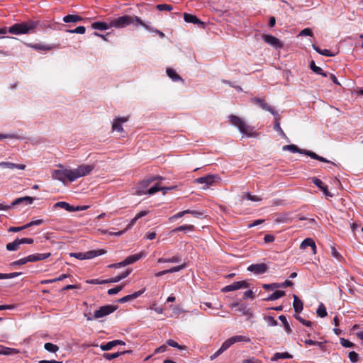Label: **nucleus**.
I'll use <instances>...</instances> for the list:
<instances>
[{
  "label": "nucleus",
  "mask_w": 363,
  "mask_h": 363,
  "mask_svg": "<svg viewBox=\"0 0 363 363\" xmlns=\"http://www.w3.org/2000/svg\"><path fill=\"white\" fill-rule=\"evenodd\" d=\"M130 25H133L135 27L140 26L144 27L145 29H150L149 26L145 23H144L139 17L134 15H123L118 18H115L111 20L109 23L101 21L94 22L91 24V27L92 29L104 30L110 28H123Z\"/></svg>",
  "instance_id": "nucleus-1"
},
{
  "label": "nucleus",
  "mask_w": 363,
  "mask_h": 363,
  "mask_svg": "<svg viewBox=\"0 0 363 363\" xmlns=\"http://www.w3.org/2000/svg\"><path fill=\"white\" fill-rule=\"evenodd\" d=\"M38 21H28L20 23H15L9 27L8 31L11 34L21 35L27 34L33 31L38 26Z\"/></svg>",
  "instance_id": "nucleus-2"
},
{
  "label": "nucleus",
  "mask_w": 363,
  "mask_h": 363,
  "mask_svg": "<svg viewBox=\"0 0 363 363\" xmlns=\"http://www.w3.org/2000/svg\"><path fill=\"white\" fill-rule=\"evenodd\" d=\"M228 118L230 123L237 127L242 134L247 137H253L256 135V133L253 130V127L247 125L242 118L233 114L230 115Z\"/></svg>",
  "instance_id": "nucleus-3"
},
{
  "label": "nucleus",
  "mask_w": 363,
  "mask_h": 363,
  "mask_svg": "<svg viewBox=\"0 0 363 363\" xmlns=\"http://www.w3.org/2000/svg\"><path fill=\"white\" fill-rule=\"evenodd\" d=\"M94 168V164H82L75 169H71L72 181L74 182L78 178L90 174Z\"/></svg>",
  "instance_id": "nucleus-4"
},
{
  "label": "nucleus",
  "mask_w": 363,
  "mask_h": 363,
  "mask_svg": "<svg viewBox=\"0 0 363 363\" xmlns=\"http://www.w3.org/2000/svg\"><path fill=\"white\" fill-rule=\"evenodd\" d=\"M52 177L54 179L59 180L63 183H65L67 180L73 182L72 179L71 169H55L52 174Z\"/></svg>",
  "instance_id": "nucleus-5"
},
{
  "label": "nucleus",
  "mask_w": 363,
  "mask_h": 363,
  "mask_svg": "<svg viewBox=\"0 0 363 363\" xmlns=\"http://www.w3.org/2000/svg\"><path fill=\"white\" fill-rule=\"evenodd\" d=\"M117 308L118 306L115 305L103 306L100 307L98 310L94 311V319L103 318L113 313L115 311L117 310Z\"/></svg>",
  "instance_id": "nucleus-6"
},
{
  "label": "nucleus",
  "mask_w": 363,
  "mask_h": 363,
  "mask_svg": "<svg viewBox=\"0 0 363 363\" xmlns=\"http://www.w3.org/2000/svg\"><path fill=\"white\" fill-rule=\"evenodd\" d=\"M251 102L257 105L262 109L271 113L273 116H277V111L267 103L264 98L254 97L251 99Z\"/></svg>",
  "instance_id": "nucleus-7"
},
{
  "label": "nucleus",
  "mask_w": 363,
  "mask_h": 363,
  "mask_svg": "<svg viewBox=\"0 0 363 363\" xmlns=\"http://www.w3.org/2000/svg\"><path fill=\"white\" fill-rule=\"evenodd\" d=\"M216 179H218L217 176L213 174H208L204 177L196 178L194 180V182L197 184H205V186L203 187V189H206L216 182Z\"/></svg>",
  "instance_id": "nucleus-8"
},
{
  "label": "nucleus",
  "mask_w": 363,
  "mask_h": 363,
  "mask_svg": "<svg viewBox=\"0 0 363 363\" xmlns=\"http://www.w3.org/2000/svg\"><path fill=\"white\" fill-rule=\"evenodd\" d=\"M268 269L269 268L265 263H257L249 265L247 270L255 275H260L266 273Z\"/></svg>",
  "instance_id": "nucleus-9"
},
{
  "label": "nucleus",
  "mask_w": 363,
  "mask_h": 363,
  "mask_svg": "<svg viewBox=\"0 0 363 363\" xmlns=\"http://www.w3.org/2000/svg\"><path fill=\"white\" fill-rule=\"evenodd\" d=\"M250 286L249 283L246 281H240L233 282L232 284L225 286L222 289L223 292H229L235 290H238L240 289H246Z\"/></svg>",
  "instance_id": "nucleus-10"
},
{
  "label": "nucleus",
  "mask_w": 363,
  "mask_h": 363,
  "mask_svg": "<svg viewBox=\"0 0 363 363\" xmlns=\"http://www.w3.org/2000/svg\"><path fill=\"white\" fill-rule=\"evenodd\" d=\"M157 179V177H151L147 178V179L143 180L142 182H140L138 184V187L137 189V194L138 195L146 194V192H147L145 191L146 188Z\"/></svg>",
  "instance_id": "nucleus-11"
},
{
  "label": "nucleus",
  "mask_w": 363,
  "mask_h": 363,
  "mask_svg": "<svg viewBox=\"0 0 363 363\" xmlns=\"http://www.w3.org/2000/svg\"><path fill=\"white\" fill-rule=\"evenodd\" d=\"M250 341H251L250 338L247 336L235 335V336H233V337L228 338L224 342L228 347H230L232 345H233L235 342H250Z\"/></svg>",
  "instance_id": "nucleus-12"
},
{
  "label": "nucleus",
  "mask_w": 363,
  "mask_h": 363,
  "mask_svg": "<svg viewBox=\"0 0 363 363\" xmlns=\"http://www.w3.org/2000/svg\"><path fill=\"white\" fill-rule=\"evenodd\" d=\"M262 38L266 43H267L274 48H281L283 46V45L280 42V40L273 35H264Z\"/></svg>",
  "instance_id": "nucleus-13"
},
{
  "label": "nucleus",
  "mask_w": 363,
  "mask_h": 363,
  "mask_svg": "<svg viewBox=\"0 0 363 363\" xmlns=\"http://www.w3.org/2000/svg\"><path fill=\"white\" fill-rule=\"evenodd\" d=\"M312 182L317 187L323 191V194L326 196H328V197H332L333 196V194L328 191V186L325 185L320 179H318L316 177H313V178H312Z\"/></svg>",
  "instance_id": "nucleus-14"
},
{
  "label": "nucleus",
  "mask_w": 363,
  "mask_h": 363,
  "mask_svg": "<svg viewBox=\"0 0 363 363\" xmlns=\"http://www.w3.org/2000/svg\"><path fill=\"white\" fill-rule=\"evenodd\" d=\"M145 289H141V290H140L138 291H136V292H135V293H133L132 294H129V295L125 296L123 298L118 299V303H123L132 301L133 299L137 298L140 295H142L145 292Z\"/></svg>",
  "instance_id": "nucleus-15"
},
{
  "label": "nucleus",
  "mask_w": 363,
  "mask_h": 363,
  "mask_svg": "<svg viewBox=\"0 0 363 363\" xmlns=\"http://www.w3.org/2000/svg\"><path fill=\"white\" fill-rule=\"evenodd\" d=\"M125 342L122 340H116L113 341L108 342L106 344H102L100 345V348L103 351H107L111 350L113 347L116 345H124Z\"/></svg>",
  "instance_id": "nucleus-16"
},
{
  "label": "nucleus",
  "mask_w": 363,
  "mask_h": 363,
  "mask_svg": "<svg viewBox=\"0 0 363 363\" xmlns=\"http://www.w3.org/2000/svg\"><path fill=\"white\" fill-rule=\"evenodd\" d=\"M127 117H118L116 118L113 121L112 128L113 130H116L118 132L123 131V127L121 126V123H125L128 121Z\"/></svg>",
  "instance_id": "nucleus-17"
},
{
  "label": "nucleus",
  "mask_w": 363,
  "mask_h": 363,
  "mask_svg": "<svg viewBox=\"0 0 363 363\" xmlns=\"http://www.w3.org/2000/svg\"><path fill=\"white\" fill-rule=\"evenodd\" d=\"M184 19L186 23H191L203 27L204 23L194 15L184 13Z\"/></svg>",
  "instance_id": "nucleus-18"
},
{
  "label": "nucleus",
  "mask_w": 363,
  "mask_h": 363,
  "mask_svg": "<svg viewBox=\"0 0 363 363\" xmlns=\"http://www.w3.org/2000/svg\"><path fill=\"white\" fill-rule=\"evenodd\" d=\"M0 167L2 168H9V169H18L23 170L26 169V165L23 164H15L10 162H0Z\"/></svg>",
  "instance_id": "nucleus-19"
},
{
  "label": "nucleus",
  "mask_w": 363,
  "mask_h": 363,
  "mask_svg": "<svg viewBox=\"0 0 363 363\" xmlns=\"http://www.w3.org/2000/svg\"><path fill=\"white\" fill-rule=\"evenodd\" d=\"M30 258V262H34L37 261L44 260L51 256L50 252L48 253H37L28 255Z\"/></svg>",
  "instance_id": "nucleus-20"
},
{
  "label": "nucleus",
  "mask_w": 363,
  "mask_h": 363,
  "mask_svg": "<svg viewBox=\"0 0 363 363\" xmlns=\"http://www.w3.org/2000/svg\"><path fill=\"white\" fill-rule=\"evenodd\" d=\"M307 247H311L313 251V253L316 252V245L312 238L305 239L300 245L301 249H306Z\"/></svg>",
  "instance_id": "nucleus-21"
},
{
  "label": "nucleus",
  "mask_w": 363,
  "mask_h": 363,
  "mask_svg": "<svg viewBox=\"0 0 363 363\" xmlns=\"http://www.w3.org/2000/svg\"><path fill=\"white\" fill-rule=\"evenodd\" d=\"M106 252V251L103 249L89 250V251H87L85 252L86 259H92L96 257L105 254Z\"/></svg>",
  "instance_id": "nucleus-22"
},
{
  "label": "nucleus",
  "mask_w": 363,
  "mask_h": 363,
  "mask_svg": "<svg viewBox=\"0 0 363 363\" xmlns=\"http://www.w3.org/2000/svg\"><path fill=\"white\" fill-rule=\"evenodd\" d=\"M144 256H145V254L143 252L128 256L124 260L125 264L128 265V264H133V263L135 262L136 261L139 260L140 259H141L142 257H143Z\"/></svg>",
  "instance_id": "nucleus-23"
},
{
  "label": "nucleus",
  "mask_w": 363,
  "mask_h": 363,
  "mask_svg": "<svg viewBox=\"0 0 363 363\" xmlns=\"http://www.w3.org/2000/svg\"><path fill=\"white\" fill-rule=\"evenodd\" d=\"M182 261V257L178 255L169 258L160 257L157 259L158 263H179Z\"/></svg>",
  "instance_id": "nucleus-24"
},
{
  "label": "nucleus",
  "mask_w": 363,
  "mask_h": 363,
  "mask_svg": "<svg viewBox=\"0 0 363 363\" xmlns=\"http://www.w3.org/2000/svg\"><path fill=\"white\" fill-rule=\"evenodd\" d=\"M131 272V269H126L124 272H123L121 274L116 276L115 277H113L109 279H106L107 281V283H115L118 282L123 279L126 278Z\"/></svg>",
  "instance_id": "nucleus-25"
},
{
  "label": "nucleus",
  "mask_w": 363,
  "mask_h": 363,
  "mask_svg": "<svg viewBox=\"0 0 363 363\" xmlns=\"http://www.w3.org/2000/svg\"><path fill=\"white\" fill-rule=\"evenodd\" d=\"M149 213L148 211H142L136 214V216L130 220V223L127 225L126 230L130 229L136 223V221Z\"/></svg>",
  "instance_id": "nucleus-26"
},
{
  "label": "nucleus",
  "mask_w": 363,
  "mask_h": 363,
  "mask_svg": "<svg viewBox=\"0 0 363 363\" xmlns=\"http://www.w3.org/2000/svg\"><path fill=\"white\" fill-rule=\"evenodd\" d=\"M294 302H293V306L294 308V311L296 313H300L303 311V302L296 295H294Z\"/></svg>",
  "instance_id": "nucleus-27"
},
{
  "label": "nucleus",
  "mask_w": 363,
  "mask_h": 363,
  "mask_svg": "<svg viewBox=\"0 0 363 363\" xmlns=\"http://www.w3.org/2000/svg\"><path fill=\"white\" fill-rule=\"evenodd\" d=\"M285 296V291L277 290L275 291L273 294H270L268 297L264 298L265 301H271L280 298Z\"/></svg>",
  "instance_id": "nucleus-28"
},
{
  "label": "nucleus",
  "mask_w": 363,
  "mask_h": 363,
  "mask_svg": "<svg viewBox=\"0 0 363 363\" xmlns=\"http://www.w3.org/2000/svg\"><path fill=\"white\" fill-rule=\"evenodd\" d=\"M83 20V18L74 14H69L63 18V21L65 23H77L79 21H82Z\"/></svg>",
  "instance_id": "nucleus-29"
},
{
  "label": "nucleus",
  "mask_w": 363,
  "mask_h": 363,
  "mask_svg": "<svg viewBox=\"0 0 363 363\" xmlns=\"http://www.w3.org/2000/svg\"><path fill=\"white\" fill-rule=\"evenodd\" d=\"M21 245L20 239L17 238L13 242L6 244V248L9 251H16L19 249V246Z\"/></svg>",
  "instance_id": "nucleus-30"
},
{
  "label": "nucleus",
  "mask_w": 363,
  "mask_h": 363,
  "mask_svg": "<svg viewBox=\"0 0 363 363\" xmlns=\"http://www.w3.org/2000/svg\"><path fill=\"white\" fill-rule=\"evenodd\" d=\"M17 353H18L17 350L0 345V354L12 355Z\"/></svg>",
  "instance_id": "nucleus-31"
},
{
  "label": "nucleus",
  "mask_w": 363,
  "mask_h": 363,
  "mask_svg": "<svg viewBox=\"0 0 363 363\" xmlns=\"http://www.w3.org/2000/svg\"><path fill=\"white\" fill-rule=\"evenodd\" d=\"M55 207H59L65 209L69 212L75 211L74 206H71L69 203L65 201H60L55 204Z\"/></svg>",
  "instance_id": "nucleus-32"
},
{
  "label": "nucleus",
  "mask_w": 363,
  "mask_h": 363,
  "mask_svg": "<svg viewBox=\"0 0 363 363\" xmlns=\"http://www.w3.org/2000/svg\"><path fill=\"white\" fill-rule=\"evenodd\" d=\"M130 352H131L130 350H127V351H123V352H115V353H112V354L104 353L103 354V357L108 360H111L113 359L118 357L119 356H121L122 354H124L126 353H130Z\"/></svg>",
  "instance_id": "nucleus-33"
},
{
  "label": "nucleus",
  "mask_w": 363,
  "mask_h": 363,
  "mask_svg": "<svg viewBox=\"0 0 363 363\" xmlns=\"http://www.w3.org/2000/svg\"><path fill=\"white\" fill-rule=\"evenodd\" d=\"M33 201H34V199L30 196L21 197V198H18V199H15L12 202L11 206H13L18 205L21 203H22L23 201H26L27 203L31 204L33 202Z\"/></svg>",
  "instance_id": "nucleus-34"
},
{
  "label": "nucleus",
  "mask_w": 363,
  "mask_h": 363,
  "mask_svg": "<svg viewBox=\"0 0 363 363\" xmlns=\"http://www.w3.org/2000/svg\"><path fill=\"white\" fill-rule=\"evenodd\" d=\"M313 48L319 54L325 56L332 57L335 56V54L333 53L330 50L327 49H320L319 47L316 46L315 44L312 45Z\"/></svg>",
  "instance_id": "nucleus-35"
},
{
  "label": "nucleus",
  "mask_w": 363,
  "mask_h": 363,
  "mask_svg": "<svg viewBox=\"0 0 363 363\" xmlns=\"http://www.w3.org/2000/svg\"><path fill=\"white\" fill-rule=\"evenodd\" d=\"M293 356L288 352H277L272 357V361L277 360L279 359H291Z\"/></svg>",
  "instance_id": "nucleus-36"
},
{
  "label": "nucleus",
  "mask_w": 363,
  "mask_h": 363,
  "mask_svg": "<svg viewBox=\"0 0 363 363\" xmlns=\"http://www.w3.org/2000/svg\"><path fill=\"white\" fill-rule=\"evenodd\" d=\"M167 74L174 82L182 80L181 77L172 68L167 69Z\"/></svg>",
  "instance_id": "nucleus-37"
},
{
  "label": "nucleus",
  "mask_w": 363,
  "mask_h": 363,
  "mask_svg": "<svg viewBox=\"0 0 363 363\" xmlns=\"http://www.w3.org/2000/svg\"><path fill=\"white\" fill-rule=\"evenodd\" d=\"M310 68L317 74L327 77V73L324 72L320 67L316 66L313 60L310 63Z\"/></svg>",
  "instance_id": "nucleus-38"
},
{
  "label": "nucleus",
  "mask_w": 363,
  "mask_h": 363,
  "mask_svg": "<svg viewBox=\"0 0 363 363\" xmlns=\"http://www.w3.org/2000/svg\"><path fill=\"white\" fill-rule=\"evenodd\" d=\"M172 188H162L159 186V184H155L153 186H152L151 188H150L146 194H154L155 193H157V191H159L160 190H164V191H166V190H168V189H171ZM164 194H165V191H164Z\"/></svg>",
  "instance_id": "nucleus-39"
},
{
  "label": "nucleus",
  "mask_w": 363,
  "mask_h": 363,
  "mask_svg": "<svg viewBox=\"0 0 363 363\" xmlns=\"http://www.w3.org/2000/svg\"><path fill=\"white\" fill-rule=\"evenodd\" d=\"M195 227L193 225H184L179 227H177L172 230V233H175L178 231H193L194 230Z\"/></svg>",
  "instance_id": "nucleus-40"
},
{
  "label": "nucleus",
  "mask_w": 363,
  "mask_h": 363,
  "mask_svg": "<svg viewBox=\"0 0 363 363\" xmlns=\"http://www.w3.org/2000/svg\"><path fill=\"white\" fill-rule=\"evenodd\" d=\"M284 150H289L294 153H301L303 154V150L299 149L296 145H287L283 147Z\"/></svg>",
  "instance_id": "nucleus-41"
},
{
  "label": "nucleus",
  "mask_w": 363,
  "mask_h": 363,
  "mask_svg": "<svg viewBox=\"0 0 363 363\" xmlns=\"http://www.w3.org/2000/svg\"><path fill=\"white\" fill-rule=\"evenodd\" d=\"M233 307H238L237 309L242 315H249L250 314L249 309L244 305H239L238 303H235L232 304Z\"/></svg>",
  "instance_id": "nucleus-42"
},
{
  "label": "nucleus",
  "mask_w": 363,
  "mask_h": 363,
  "mask_svg": "<svg viewBox=\"0 0 363 363\" xmlns=\"http://www.w3.org/2000/svg\"><path fill=\"white\" fill-rule=\"evenodd\" d=\"M229 347L223 342L221 347L213 355L211 356V359L213 360L217 358L220 354H221L224 351L228 350Z\"/></svg>",
  "instance_id": "nucleus-43"
},
{
  "label": "nucleus",
  "mask_w": 363,
  "mask_h": 363,
  "mask_svg": "<svg viewBox=\"0 0 363 363\" xmlns=\"http://www.w3.org/2000/svg\"><path fill=\"white\" fill-rule=\"evenodd\" d=\"M279 319L281 321V323L284 324V328L288 334H290L292 332V330L290 328V325L286 320V318L284 315H281L279 317Z\"/></svg>",
  "instance_id": "nucleus-44"
},
{
  "label": "nucleus",
  "mask_w": 363,
  "mask_h": 363,
  "mask_svg": "<svg viewBox=\"0 0 363 363\" xmlns=\"http://www.w3.org/2000/svg\"><path fill=\"white\" fill-rule=\"evenodd\" d=\"M29 262H30L29 256H27V257L21 258V259H20L18 260L12 262L10 264V266L11 267H14V266H17V265H23V264H27Z\"/></svg>",
  "instance_id": "nucleus-45"
},
{
  "label": "nucleus",
  "mask_w": 363,
  "mask_h": 363,
  "mask_svg": "<svg viewBox=\"0 0 363 363\" xmlns=\"http://www.w3.org/2000/svg\"><path fill=\"white\" fill-rule=\"evenodd\" d=\"M167 344L169 346L178 348L180 350H185L187 349V347L186 345H180L177 342L171 339L167 341Z\"/></svg>",
  "instance_id": "nucleus-46"
},
{
  "label": "nucleus",
  "mask_w": 363,
  "mask_h": 363,
  "mask_svg": "<svg viewBox=\"0 0 363 363\" xmlns=\"http://www.w3.org/2000/svg\"><path fill=\"white\" fill-rule=\"evenodd\" d=\"M44 348L50 352H56L59 350V347L51 342H47L44 345Z\"/></svg>",
  "instance_id": "nucleus-47"
},
{
  "label": "nucleus",
  "mask_w": 363,
  "mask_h": 363,
  "mask_svg": "<svg viewBox=\"0 0 363 363\" xmlns=\"http://www.w3.org/2000/svg\"><path fill=\"white\" fill-rule=\"evenodd\" d=\"M317 314L318 316L321 317V318H324L327 315V311H326V308L324 306L323 303H320L317 309V311H316Z\"/></svg>",
  "instance_id": "nucleus-48"
},
{
  "label": "nucleus",
  "mask_w": 363,
  "mask_h": 363,
  "mask_svg": "<svg viewBox=\"0 0 363 363\" xmlns=\"http://www.w3.org/2000/svg\"><path fill=\"white\" fill-rule=\"evenodd\" d=\"M21 272H12L9 274L0 273V279L15 278L21 275Z\"/></svg>",
  "instance_id": "nucleus-49"
},
{
  "label": "nucleus",
  "mask_w": 363,
  "mask_h": 363,
  "mask_svg": "<svg viewBox=\"0 0 363 363\" xmlns=\"http://www.w3.org/2000/svg\"><path fill=\"white\" fill-rule=\"evenodd\" d=\"M274 116V129L277 131V132H280L281 131V128L280 126V116L277 113V116Z\"/></svg>",
  "instance_id": "nucleus-50"
},
{
  "label": "nucleus",
  "mask_w": 363,
  "mask_h": 363,
  "mask_svg": "<svg viewBox=\"0 0 363 363\" xmlns=\"http://www.w3.org/2000/svg\"><path fill=\"white\" fill-rule=\"evenodd\" d=\"M86 31V28L84 26H78L75 29L67 30V32L69 33H79L84 34Z\"/></svg>",
  "instance_id": "nucleus-51"
},
{
  "label": "nucleus",
  "mask_w": 363,
  "mask_h": 363,
  "mask_svg": "<svg viewBox=\"0 0 363 363\" xmlns=\"http://www.w3.org/2000/svg\"><path fill=\"white\" fill-rule=\"evenodd\" d=\"M262 287L267 291H272V290L279 288V284L278 283L264 284H262Z\"/></svg>",
  "instance_id": "nucleus-52"
},
{
  "label": "nucleus",
  "mask_w": 363,
  "mask_h": 363,
  "mask_svg": "<svg viewBox=\"0 0 363 363\" xmlns=\"http://www.w3.org/2000/svg\"><path fill=\"white\" fill-rule=\"evenodd\" d=\"M185 267H186V264L184 263L181 265L175 266V267H172L169 269H167V272H168V274L177 272H179V271L184 269Z\"/></svg>",
  "instance_id": "nucleus-53"
},
{
  "label": "nucleus",
  "mask_w": 363,
  "mask_h": 363,
  "mask_svg": "<svg viewBox=\"0 0 363 363\" xmlns=\"http://www.w3.org/2000/svg\"><path fill=\"white\" fill-rule=\"evenodd\" d=\"M123 288V286L120 285L117 286L114 288L110 289L108 290L107 293L108 295H113L118 294L119 291H121Z\"/></svg>",
  "instance_id": "nucleus-54"
},
{
  "label": "nucleus",
  "mask_w": 363,
  "mask_h": 363,
  "mask_svg": "<svg viewBox=\"0 0 363 363\" xmlns=\"http://www.w3.org/2000/svg\"><path fill=\"white\" fill-rule=\"evenodd\" d=\"M186 213H189V211H180L174 215H173L172 216H171L169 220L170 221H173L175 219H177V218H182V216H184L185 214Z\"/></svg>",
  "instance_id": "nucleus-55"
},
{
  "label": "nucleus",
  "mask_w": 363,
  "mask_h": 363,
  "mask_svg": "<svg viewBox=\"0 0 363 363\" xmlns=\"http://www.w3.org/2000/svg\"><path fill=\"white\" fill-rule=\"evenodd\" d=\"M340 344L344 347H353L354 344L345 338H340Z\"/></svg>",
  "instance_id": "nucleus-56"
},
{
  "label": "nucleus",
  "mask_w": 363,
  "mask_h": 363,
  "mask_svg": "<svg viewBox=\"0 0 363 363\" xmlns=\"http://www.w3.org/2000/svg\"><path fill=\"white\" fill-rule=\"evenodd\" d=\"M157 9L159 11H172V6L169 4H158L157 5Z\"/></svg>",
  "instance_id": "nucleus-57"
},
{
  "label": "nucleus",
  "mask_w": 363,
  "mask_h": 363,
  "mask_svg": "<svg viewBox=\"0 0 363 363\" xmlns=\"http://www.w3.org/2000/svg\"><path fill=\"white\" fill-rule=\"evenodd\" d=\"M358 354L354 351L349 352V358L352 363H356L358 360Z\"/></svg>",
  "instance_id": "nucleus-58"
},
{
  "label": "nucleus",
  "mask_w": 363,
  "mask_h": 363,
  "mask_svg": "<svg viewBox=\"0 0 363 363\" xmlns=\"http://www.w3.org/2000/svg\"><path fill=\"white\" fill-rule=\"evenodd\" d=\"M70 256H71V257H76L77 259H80V260L86 259V255H85V252H76V253H71V254H70Z\"/></svg>",
  "instance_id": "nucleus-59"
},
{
  "label": "nucleus",
  "mask_w": 363,
  "mask_h": 363,
  "mask_svg": "<svg viewBox=\"0 0 363 363\" xmlns=\"http://www.w3.org/2000/svg\"><path fill=\"white\" fill-rule=\"evenodd\" d=\"M86 282L88 284H106L107 281H106V279L100 280L99 279H91V280H87Z\"/></svg>",
  "instance_id": "nucleus-60"
},
{
  "label": "nucleus",
  "mask_w": 363,
  "mask_h": 363,
  "mask_svg": "<svg viewBox=\"0 0 363 363\" xmlns=\"http://www.w3.org/2000/svg\"><path fill=\"white\" fill-rule=\"evenodd\" d=\"M303 154L306 155L314 160H317V158L318 157V155H317L316 153H315L312 151H310V150H303Z\"/></svg>",
  "instance_id": "nucleus-61"
},
{
  "label": "nucleus",
  "mask_w": 363,
  "mask_h": 363,
  "mask_svg": "<svg viewBox=\"0 0 363 363\" xmlns=\"http://www.w3.org/2000/svg\"><path fill=\"white\" fill-rule=\"evenodd\" d=\"M278 284H279V288H285V287L292 286L294 285V283L290 280H286L284 282L278 283Z\"/></svg>",
  "instance_id": "nucleus-62"
},
{
  "label": "nucleus",
  "mask_w": 363,
  "mask_h": 363,
  "mask_svg": "<svg viewBox=\"0 0 363 363\" xmlns=\"http://www.w3.org/2000/svg\"><path fill=\"white\" fill-rule=\"evenodd\" d=\"M251 298L253 299L255 298L254 292L252 290H247L243 294V298Z\"/></svg>",
  "instance_id": "nucleus-63"
},
{
  "label": "nucleus",
  "mask_w": 363,
  "mask_h": 363,
  "mask_svg": "<svg viewBox=\"0 0 363 363\" xmlns=\"http://www.w3.org/2000/svg\"><path fill=\"white\" fill-rule=\"evenodd\" d=\"M313 33L311 30V29L307 28H304L300 32L299 35H308V36H313Z\"/></svg>",
  "instance_id": "nucleus-64"
}]
</instances>
